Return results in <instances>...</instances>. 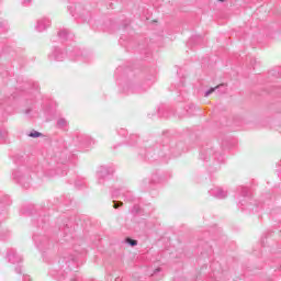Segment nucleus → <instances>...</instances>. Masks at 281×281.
Returning <instances> with one entry per match:
<instances>
[{
  "label": "nucleus",
  "instance_id": "10",
  "mask_svg": "<svg viewBox=\"0 0 281 281\" xmlns=\"http://www.w3.org/2000/svg\"><path fill=\"white\" fill-rule=\"evenodd\" d=\"M7 258H8L9 262H11L12 265L23 262V257H21V255L16 254V250L13 248L8 250Z\"/></svg>",
  "mask_w": 281,
  "mask_h": 281
},
{
  "label": "nucleus",
  "instance_id": "36",
  "mask_svg": "<svg viewBox=\"0 0 281 281\" xmlns=\"http://www.w3.org/2000/svg\"><path fill=\"white\" fill-rule=\"evenodd\" d=\"M225 0H220L221 3H224Z\"/></svg>",
  "mask_w": 281,
  "mask_h": 281
},
{
  "label": "nucleus",
  "instance_id": "14",
  "mask_svg": "<svg viewBox=\"0 0 281 281\" xmlns=\"http://www.w3.org/2000/svg\"><path fill=\"white\" fill-rule=\"evenodd\" d=\"M8 142V130L0 128V144H5Z\"/></svg>",
  "mask_w": 281,
  "mask_h": 281
},
{
  "label": "nucleus",
  "instance_id": "13",
  "mask_svg": "<svg viewBox=\"0 0 281 281\" xmlns=\"http://www.w3.org/2000/svg\"><path fill=\"white\" fill-rule=\"evenodd\" d=\"M127 93H143L142 88L137 85L127 86Z\"/></svg>",
  "mask_w": 281,
  "mask_h": 281
},
{
  "label": "nucleus",
  "instance_id": "22",
  "mask_svg": "<svg viewBox=\"0 0 281 281\" xmlns=\"http://www.w3.org/2000/svg\"><path fill=\"white\" fill-rule=\"evenodd\" d=\"M4 201L7 202H1V207H3L4 205H10V198L5 196Z\"/></svg>",
  "mask_w": 281,
  "mask_h": 281
},
{
  "label": "nucleus",
  "instance_id": "19",
  "mask_svg": "<svg viewBox=\"0 0 281 281\" xmlns=\"http://www.w3.org/2000/svg\"><path fill=\"white\" fill-rule=\"evenodd\" d=\"M125 241L127 243V245H131V247H136L137 245V240L132 239L131 237H127Z\"/></svg>",
  "mask_w": 281,
  "mask_h": 281
},
{
  "label": "nucleus",
  "instance_id": "30",
  "mask_svg": "<svg viewBox=\"0 0 281 281\" xmlns=\"http://www.w3.org/2000/svg\"><path fill=\"white\" fill-rule=\"evenodd\" d=\"M136 137V135H131V139H135Z\"/></svg>",
  "mask_w": 281,
  "mask_h": 281
},
{
  "label": "nucleus",
  "instance_id": "40",
  "mask_svg": "<svg viewBox=\"0 0 281 281\" xmlns=\"http://www.w3.org/2000/svg\"><path fill=\"white\" fill-rule=\"evenodd\" d=\"M130 145H133V143H130Z\"/></svg>",
  "mask_w": 281,
  "mask_h": 281
},
{
  "label": "nucleus",
  "instance_id": "7",
  "mask_svg": "<svg viewBox=\"0 0 281 281\" xmlns=\"http://www.w3.org/2000/svg\"><path fill=\"white\" fill-rule=\"evenodd\" d=\"M33 240L35 243V247L43 251L49 245V239L45 235H34Z\"/></svg>",
  "mask_w": 281,
  "mask_h": 281
},
{
  "label": "nucleus",
  "instance_id": "21",
  "mask_svg": "<svg viewBox=\"0 0 281 281\" xmlns=\"http://www.w3.org/2000/svg\"><path fill=\"white\" fill-rule=\"evenodd\" d=\"M148 184H150V180L144 179V180L142 181L143 188H148Z\"/></svg>",
  "mask_w": 281,
  "mask_h": 281
},
{
  "label": "nucleus",
  "instance_id": "26",
  "mask_svg": "<svg viewBox=\"0 0 281 281\" xmlns=\"http://www.w3.org/2000/svg\"><path fill=\"white\" fill-rule=\"evenodd\" d=\"M46 177H54V173L50 171H45Z\"/></svg>",
  "mask_w": 281,
  "mask_h": 281
},
{
  "label": "nucleus",
  "instance_id": "25",
  "mask_svg": "<svg viewBox=\"0 0 281 281\" xmlns=\"http://www.w3.org/2000/svg\"><path fill=\"white\" fill-rule=\"evenodd\" d=\"M126 133H127L126 130L123 128V130H121V131L119 132V135H126Z\"/></svg>",
  "mask_w": 281,
  "mask_h": 281
},
{
  "label": "nucleus",
  "instance_id": "38",
  "mask_svg": "<svg viewBox=\"0 0 281 281\" xmlns=\"http://www.w3.org/2000/svg\"><path fill=\"white\" fill-rule=\"evenodd\" d=\"M222 93H225V90H223Z\"/></svg>",
  "mask_w": 281,
  "mask_h": 281
},
{
  "label": "nucleus",
  "instance_id": "3",
  "mask_svg": "<svg viewBox=\"0 0 281 281\" xmlns=\"http://www.w3.org/2000/svg\"><path fill=\"white\" fill-rule=\"evenodd\" d=\"M113 176V168L112 167H106V166H101L97 170V183L99 186H104L109 179Z\"/></svg>",
  "mask_w": 281,
  "mask_h": 281
},
{
  "label": "nucleus",
  "instance_id": "18",
  "mask_svg": "<svg viewBox=\"0 0 281 281\" xmlns=\"http://www.w3.org/2000/svg\"><path fill=\"white\" fill-rule=\"evenodd\" d=\"M29 137H33L34 139H36V137H43V133L36 132V131L33 130V131L29 134Z\"/></svg>",
  "mask_w": 281,
  "mask_h": 281
},
{
  "label": "nucleus",
  "instance_id": "12",
  "mask_svg": "<svg viewBox=\"0 0 281 281\" xmlns=\"http://www.w3.org/2000/svg\"><path fill=\"white\" fill-rule=\"evenodd\" d=\"M57 36L60 41H67V38H69V31L67 29H63L57 33Z\"/></svg>",
  "mask_w": 281,
  "mask_h": 281
},
{
  "label": "nucleus",
  "instance_id": "33",
  "mask_svg": "<svg viewBox=\"0 0 281 281\" xmlns=\"http://www.w3.org/2000/svg\"><path fill=\"white\" fill-rule=\"evenodd\" d=\"M75 186L80 187V184L78 182H76Z\"/></svg>",
  "mask_w": 281,
  "mask_h": 281
},
{
  "label": "nucleus",
  "instance_id": "24",
  "mask_svg": "<svg viewBox=\"0 0 281 281\" xmlns=\"http://www.w3.org/2000/svg\"><path fill=\"white\" fill-rule=\"evenodd\" d=\"M33 89H35V91H38V83L37 82H33Z\"/></svg>",
  "mask_w": 281,
  "mask_h": 281
},
{
  "label": "nucleus",
  "instance_id": "8",
  "mask_svg": "<svg viewBox=\"0 0 281 281\" xmlns=\"http://www.w3.org/2000/svg\"><path fill=\"white\" fill-rule=\"evenodd\" d=\"M48 27H52V20H49V18L44 16L37 20L35 25L37 32H45Z\"/></svg>",
  "mask_w": 281,
  "mask_h": 281
},
{
  "label": "nucleus",
  "instance_id": "29",
  "mask_svg": "<svg viewBox=\"0 0 281 281\" xmlns=\"http://www.w3.org/2000/svg\"><path fill=\"white\" fill-rule=\"evenodd\" d=\"M159 271H161V268H157V269L154 271V274L159 273Z\"/></svg>",
  "mask_w": 281,
  "mask_h": 281
},
{
  "label": "nucleus",
  "instance_id": "9",
  "mask_svg": "<svg viewBox=\"0 0 281 281\" xmlns=\"http://www.w3.org/2000/svg\"><path fill=\"white\" fill-rule=\"evenodd\" d=\"M124 196L125 201H135V198L133 196V193L131 191H127L126 189H117L112 192L113 199H117V196Z\"/></svg>",
  "mask_w": 281,
  "mask_h": 281
},
{
  "label": "nucleus",
  "instance_id": "6",
  "mask_svg": "<svg viewBox=\"0 0 281 281\" xmlns=\"http://www.w3.org/2000/svg\"><path fill=\"white\" fill-rule=\"evenodd\" d=\"M49 60H56L57 63H61L67 58V53L63 52L59 47H54L52 52L48 54Z\"/></svg>",
  "mask_w": 281,
  "mask_h": 281
},
{
  "label": "nucleus",
  "instance_id": "17",
  "mask_svg": "<svg viewBox=\"0 0 281 281\" xmlns=\"http://www.w3.org/2000/svg\"><path fill=\"white\" fill-rule=\"evenodd\" d=\"M0 32H8V21L3 20L0 22Z\"/></svg>",
  "mask_w": 281,
  "mask_h": 281
},
{
  "label": "nucleus",
  "instance_id": "31",
  "mask_svg": "<svg viewBox=\"0 0 281 281\" xmlns=\"http://www.w3.org/2000/svg\"><path fill=\"white\" fill-rule=\"evenodd\" d=\"M24 281H32V280L27 279V277H24Z\"/></svg>",
  "mask_w": 281,
  "mask_h": 281
},
{
  "label": "nucleus",
  "instance_id": "28",
  "mask_svg": "<svg viewBox=\"0 0 281 281\" xmlns=\"http://www.w3.org/2000/svg\"><path fill=\"white\" fill-rule=\"evenodd\" d=\"M15 272H16V273H21V267H16V268H15Z\"/></svg>",
  "mask_w": 281,
  "mask_h": 281
},
{
  "label": "nucleus",
  "instance_id": "20",
  "mask_svg": "<svg viewBox=\"0 0 281 281\" xmlns=\"http://www.w3.org/2000/svg\"><path fill=\"white\" fill-rule=\"evenodd\" d=\"M113 207L115 209V210H117V207H122V205H123V203H122V201H113Z\"/></svg>",
  "mask_w": 281,
  "mask_h": 281
},
{
  "label": "nucleus",
  "instance_id": "2",
  "mask_svg": "<svg viewBox=\"0 0 281 281\" xmlns=\"http://www.w3.org/2000/svg\"><path fill=\"white\" fill-rule=\"evenodd\" d=\"M237 192L239 196H243L244 199V200H239L238 207H240L243 211H246V212H254L256 206L254 205V203L247 202V201H251V194L249 193V189L247 187H238Z\"/></svg>",
  "mask_w": 281,
  "mask_h": 281
},
{
  "label": "nucleus",
  "instance_id": "16",
  "mask_svg": "<svg viewBox=\"0 0 281 281\" xmlns=\"http://www.w3.org/2000/svg\"><path fill=\"white\" fill-rule=\"evenodd\" d=\"M67 125H68L67 120L58 119V121H57L58 128H67Z\"/></svg>",
  "mask_w": 281,
  "mask_h": 281
},
{
  "label": "nucleus",
  "instance_id": "35",
  "mask_svg": "<svg viewBox=\"0 0 281 281\" xmlns=\"http://www.w3.org/2000/svg\"><path fill=\"white\" fill-rule=\"evenodd\" d=\"M56 175H60V171L57 170V171H56Z\"/></svg>",
  "mask_w": 281,
  "mask_h": 281
},
{
  "label": "nucleus",
  "instance_id": "37",
  "mask_svg": "<svg viewBox=\"0 0 281 281\" xmlns=\"http://www.w3.org/2000/svg\"><path fill=\"white\" fill-rule=\"evenodd\" d=\"M70 14H72V16H74V11H70Z\"/></svg>",
  "mask_w": 281,
  "mask_h": 281
},
{
  "label": "nucleus",
  "instance_id": "39",
  "mask_svg": "<svg viewBox=\"0 0 281 281\" xmlns=\"http://www.w3.org/2000/svg\"><path fill=\"white\" fill-rule=\"evenodd\" d=\"M26 113H30V110H27Z\"/></svg>",
  "mask_w": 281,
  "mask_h": 281
},
{
  "label": "nucleus",
  "instance_id": "15",
  "mask_svg": "<svg viewBox=\"0 0 281 281\" xmlns=\"http://www.w3.org/2000/svg\"><path fill=\"white\" fill-rule=\"evenodd\" d=\"M220 89H225V85H220V86H217V87H215V88H211L210 90H207L206 92H205V98H207L209 95H212V93H214V91H218Z\"/></svg>",
  "mask_w": 281,
  "mask_h": 281
},
{
  "label": "nucleus",
  "instance_id": "23",
  "mask_svg": "<svg viewBox=\"0 0 281 281\" xmlns=\"http://www.w3.org/2000/svg\"><path fill=\"white\" fill-rule=\"evenodd\" d=\"M32 3V0H22V5L27 7Z\"/></svg>",
  "mask_w": 281,
  "mask_h": 281
},
{
  "label": "nucleus",
  "instance_id": "1",
  "mask_svg": "<svg viewBox=\"0 0 281 281\" xmlns=\"http://www.w3.org/2000/svg\"><path fill=\"white\" fill-rule=\"evenodd\" d=\"M14 164L16 167L12 170V179L23 188H30L32 173L30 167L25 165V158L18 155L14 157Z\"/></svg>",
  "mask_w": 281,
  "mask_h": 281
},
{
  "label": "nucleus",
  "instance_id": "34",
  "mask_svg": "<svg viewBox=\"0 0 281 281\" xmlns=\"http://www.w3.org/2000/svg\"><path fill=\"white\" fill-rule=\"evenodd\" d=\"M71 9H74V7H68V10H71Z\"/></svg>",
  "mask_w": 281,
  "mask_h": 281
},
{
  "label": "nucleus",
  "instance_id": "4",
  "mask_svg": "<svg viewBox=\"0 0 281 281\" xmlns=\"http://www.w3.org/2000/svg\"><path fill=\"white\" fill-rule=\"evenodd\" d=\"M74 143L81 148H89V146L93 144V139L86 134H77L74 138Z\"/></svg>",
  "mask_w": 281,
  "mask_h": 281
},
{
  "label": "nucleus",
  "instance_id": "32",
  "mask_svg": "<svg viewBox=\"0 0 281 281\" xmlns=\"http://www.w3.org/2000/svg\"><path fill=\"white\" fill-rule=\"evenodd\" d=\"M71 260H72V262H76V257H72Z\"/></svg>",
  "mask_w": 281,
  "mask_h": 281
},
{
  "label": "nucleus",
  "instance_id": "5",
  "mask_svg": "<svg viewBox=\"0 0 281 281\" xmlns=\"http://www.w3.org/2000/svg\"><path fill=\"white\" fill-rule=\"evenodd\" d=\"M200 158L203 161H210V159H217V161H223V158H221V153L210 149H204L201 151Z\"/></svg>",
  "mask_w": 281,
  "mask_h": 281
},
{
  "label": "nucleus",
  "instance_id": "27",
  "mask_svg": "<svg viewBox=\"0 0 281 281\" xmlns=\"http://www.w3.org/2000/svg\"><path fill=\"white\" fill-rule=\"evenodd\" d=\"M61 176L67 175V167H64V170L60 173Z\"/></svg>",
  "mask_w": 281,
  "mask_h": 281
},
{
  "label": "nucleus",
  "instance_id": "11",
  "mask_svg": "<svg viewBox=\"0 0 281 281\" xmlns=\"http://www.w3.org/2000/svg\"><path fill=\"white\" fill-rule=\"evenodd\" d=\"M211 196H215V199H227V191L220 187H215L209 191Z\"/></svg>",
  "mask_w": 281,
  "mask_h": 281
}]
</instances>
